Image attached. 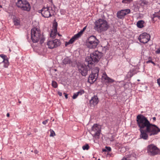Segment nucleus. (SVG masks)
Listing matches in <instances>:
<instances>
[{
    "label": "nucleus",
    "mask_w": 160,
    "mask_h": 160,
    "mask_svg": "<svg viewBox=\"0 0 160 160\" xmlns=\"http://www.w3.org/2000/svg\"><path fill=\"white\" fill-rule=\"evenodd\" d=\"M153 16L154 17H158L160 19V10L159 12H155V13L153 14Z\"/></svg>",
    "instance_id": "5701e85b"
},
{
    "label": "nucleus",
    "mask_w": 160,
    "mask_h": 160,
    "mask_svg": "<svg viewBox=\"0 0 160 160\" xmlns=\"http://www.w3.org/2000/svg\"><path fill=\"white\" fill-rule=\"evenodd\" d=\"M102 56V53L98 51L91 53L90 57H87L86 59V62L88 63V65H92L93 62L97 63Z\"/></svg>",
    "instance_id": "20e7f679"
},
{
    "label": "nucleus",
    "mask_w": 160,
    "mask_h": 160,
    "mask_svg": "<svg viewBox=\"0 0 160 160\" xmlns=\"http://www.w3.org/2000/svg\"><path fill=\"white\" fill-rule=\"evenodd\" d=\"M34 152L35 154H37L38 153V151H37V150H35L34 151Z\"/></svg>",
    "instance_id": "ea45409f"
},
{
    "label": "nucleus",
    "mask_w": 160,
    "mask_h": 160,
    "mask_svg": "<svg viewBox=\"0 0 160 160\" xmlns=\"http://www.w3.org/2000/svg\"><path fill=\"white\" fill-rule=\"evenodd\" d=\"M31 38L33 42H39L41 44L45 41V38L41 34L40 29L36 28H33L31 29Z\"/></svg>",
    "instance_id": "f03ea898"
},
{
    "label": "nucleus",
    "mask_w": 160,
    "mask_h": 160,
    "mask_svg": "<svg viewBox=\"0 0 160 160\" xmlns=\"http://www.w3.org/2000/svg\"><path fill=\"white\" fill-rule=\"evenodd\" d=\"M150 38V36L149 34L146 33H143L140 34L138 39L140 42L145 43L149 41Z\"/></svg>",
    "instance_id": "f8f14e48"
},
{
    "label": "nucleus",
    "mask_w": 160,
    "mask_h": 160,
    "mask_svg": "<svg viewBox=\"0 0 160 160\" xmlns=\"http://www.w3.org/2000/svg\"><path fill=\"white\" fill-rule=\"evenodd\" d=\"M130 10L129 9L122 10L117 13V17L119 19H122L124 18L125 16L130 12Z\"/></svg>",
    "instance_id": "4468645a"
},
{
    "label": "nucleus",
    "mask_w": 160,
    "mask_h": 160,
    "mask_svg": "<svg viewBox=\"0 0 160 160\" xmlns=\"http://www.w3.org/2000/svg\"><path fill=\"white\" fill-rule=\"evenodd\" d=\"M147 152L151 156L160 154V150L153 144L148 145L147 147Z\"/></svg>",
    "instance_id": "6e6552de"
},
{
    "label": "nucleus",
    "mask_w": 160,
    "mask_h": 160,
    "mask_svg": "<svg viewBox=\"0 0 160 160\" xmlns=\"http://www.w3.org/2000/svg\"><path fill=\"white\" fill-rule=\"evenodd\" d=\"M83 31L81 30L80 32H79L78 33H77V34H75V36H76L78 38H79L81 35L82 34Z\"/></svg>",
    "instance_id": "a878e982"
},
{
    "label": "nucleus",
    "mask_w": 160,
    "mask_h": 160,
    "mask_svg": "<svg viewBox=\"0 0 160 160\" xmlns=\"http://www.w3.org/2000/svg\"><path fill=\"white\" fill-rule=\"evenodd\" d=\"M102 80L106 84L112 83L115 82L114 80L108 77L105 72L102 74Z\"/></svg>",
    "instance_id": "2eb2a0df"
},
{
    "label": "nucleus",
    "mask_w": 160,
    "mask_h": 160,
    "mask_svg": "<svg viewBox=\"0 0 160 160\" xmlns=\"http://www.w3.org/2000/svg\"><path fill=\"white\" fill-rule=\"evenodd\" d=\"M138 81H140V80H139V79H138Z\"/></svg>",
    "instance_id": "09e8293b"
},
{
    "label": "nucleus",
    "mask_w": 160,
    "mask_h": 160,
    "mask_svg": "<svg viewBox=\"0 0 160 160\" xmlns=\"http://www.w3.org/2000/svg\"><path fill=\"white\" fill-rule=\"evenodd\" d=\"M0 57H1L3 59V60H8L7 59H6V56L4 54H0Z\"/></svg>",
    "instance_id": "2f4dec72"
},
{
    "label": "nucleus",
    "mask_w": 160,
    "mask_h": 160,
    "mask_svg": "<svg viewBox=\"0 0 160 160\" xmlns=\"http://www.w3.org/2000/svg\"><path fill=\"white\" fill-rule=\"evenodd\" d=\"M122 160H127V159L126 158H124L122 159Z\"/></svg>",
    "instance_id": "37998d69"
},
{
    "label": "nucleus",
    "mask_w": 160,
    "mask_h": 160,
    "mask_svg": "<svg viewBox=\"0 0 160 160\" xmlns=\"http://www.w3.org/2000/svg\"><path fill=\"white\" fill-rule=\"evenodd\" d=\"M109 27L108 22L103 18H99L94 22V29L98 32L105 31Z\"/></svg>",
    "instance_id": "7ed1b4c3"
},
{
    "label": "nucleus",
    "mask_w": 160,
    "mask_h": 160,
    "mask_svg": "<svg viewBox=\"0 0 160 160\" xmlns=\"http://www.w3.org/2000/svg\"><path fill=\"white\" fill-rule=\"evenodd\" d=\"M86 27H84L82 30V31L83 32L86 29Z\"/></svg>",
    "instance_id": "a19ab883"
},
{
    "label": "nucleus",
    "mask_w": 160,
    "mask_h": 160,
    "mask_svg": "<svg viewBox=\"0 0 160 160\" xmlns=\"http://www.w3.org/2000/svg\"><path fill=\"white\" fill-rule=\"evenodd\" d=\"M133 75V74H132V75H130V77H132Z\"/></svg>",
    "instance_id": "a18cd8bd"
},
{
    "label": "nucleus",
    "mask_w": 160,
    "mask_h": 160,
    "mask_svg": "<svg viewBox=\"0 0 160 160\" xmlns=\"http://www.w3.org/2000/svg\"><path fill=\"white\" fill-rule=\"evenodd\" d=\"M78 71L83 76H86L88 73V68L87 66L83 64H80L78 67Z\"/></svg>",
    "instance_id": "ddd939ff"
},
{
    "label": "nucleus",
    "mask_w": 160,
    "mask_h": 160,
    "mask_svg": "<svg viewBox=\"0 0 160 160\" xmlns=\"http://www.w3.org/2000/svg\"><path fill=\"white\" fill-rule=\"evenodd\" d=\"M13 22L14 25L15 26H18L20 25V22L19 19L16 17L13 19Z\"/></svg>",
    "instance_id": "4be33fe9"
},
{
    "label": "nucleus",
    "mask_w": 160,
    "mask_h": 160,
    "mask_svg": "<svg viewBox=\"0 0 160 160\" xmlns=\"http://www.w3.org/2000/svg\"><path fill=\"white\" fill-rule=\"evenodd\" d=\"M132 0H123L122 1V2L125 3H128V2H130Z\"/></svg>",
    "instance_id": "473e14b6"
},
{
    "label": "nucleus",
    "mask_w": 160,
    "mask_h": 160,
    "mask_svg": "<svg viewBox=\"0 0 160 160\" xmlns=\"http://www.w3.org/2000/svg\"><path fill=\"white\" fill-rule=\"evenodd\" d=\"M148 2L146 1L143 0L142 1L141 4L142 5H148Z\"/></svg>",
    "instance_id": "c756f323"
},
{
    "label": "nucleus",
    "mask_w": 160,
    "mask_h": 160,
    "mask_svg": "<svg viewBox=\"0 0 160 160\" xmlns=\"http://www.w3.org/2000/svg\"><path fill=\"white\" fill-rule=\"evenodd\" d=\"M16 5L22 10L29 11L31 9L29 3L26 0H17Z\"/></svg>",
    "instance_id": "39448f33"
},
{
    "label": "nucleus",
    "mask_w": 160,
    "mask_h": 160,
    "mask_svg": "<svg viewBox=\"0 0 160 160\" xmlns=\"http://www.w3.org/2000/svg\"><path fill=\"white\" fill-rule=\"evenodd\" d=\"M2 7V6L0 5V8H1Z\"/></svg>",
    "instance_id": "49530a36"
},
{
    "label": "nucleus",
    "mask_w": 160,
    "mask_h": 160,
    "mask_svg": "<svg viewBox=\"0 0 160 160\" xmlns=\"http://www.w3.org/2000/svg\"><path fill=\"white\" fill-rule=\"evenodd\" d=\"M98 101L97 96H94L90 100V102L91 104L95 105L98 103Z\"/></svg>",
    "instance_id": "f3484780"
},
{
    "label": "nucleus",
    "mask_w": 160,
    "mask_h": 160,
    "mask_svg": "<svg viewBox=\"0 0 160 160\" xmlns=\"http://www.w3.org/2000/svg\"><path fill=\"white\" fill-rule=\"evenodd\" d=\"M58 34V35L59 36H61V35H60L59 34Z\"/></svg>",
    "instance_id": "de8ad7c7"
},
{
    "label": "nucleus",
    "mask_w": 160,
    "mask_h": 160,
    "mask_svg": "<svg viewBox=\"0 0 160 160\" xmlns=\"http://www.w3.org/2000/svg\"><path fill=\"white\" fill-rule=\"evenodd\" d=\"M157 82L159 86L160 87V78L157 79Z\"/></svg>",
    "instance_id": "c9c22d12"
},
{
    "label": "nucleus",
    "mask_w": 160,
    "mask_h": 160,
    "mask_svg": "<svg viewBox=\"0 0 160 160\" xmlns=\"http://www.w3.org/2000/svg\"><path fill=\"white\" fill-rule=\"evenodd\" d=\"M152 119L154 121H155L156 120V118L155 117H154L152 118Z\"/></svg>",
    "instance_id": "79ce46f5"
},
{
    "label": "nucleus",
    "mask_w": 160,
    "mask_h": 160,
    "mask_svg": "<svg viewBox=\"0 0 160 160\" xmlns=\"http://www.w3.org/2000/svg\"><path fill=\"white\" fill-rule=\"evenodd\" d=\"M136 121L140 132V138L144 140H148V135L150 136L158 134L160 129L150 122L143 115L139 114L137 116Z\"/></svg>",
    "instance_id": "f257e3e1"
},
{
    "label": "nucleus",
    "mask_w": 160,
    "mask_h": 160,
    "mask_svg": "<svg viewBox=\"0 0 160 160\" xmlns=\"http://www.w3.org/2000/svg\"><path fill=\"white\" fill-rule=\"evenodd\" d=\"M82 148L83 150H88L89 148V146L88 144H86L83 146Z\"/></svg>",
    "instance_id": "bb28decb"
},
{
    "label": "nucleus",
    "mask_w": 160,
    "mask_h": 160,
    "mask_svg": "<svg viewBox=\"0 0 160 160\" xmlns=\"http://www.w3.org/2000/svg\"><path fill=\"white\" fill-rule=\"evenodd\" d=\"M61 45L60 41L57 39L54 40H49L47 42V45L48 48L50 49H53L56 48Z\"/></svg>",
    "instance_id": "9b49d317"
},
{
    "label": "nucleus",
    "mask_w": 160,
    "mask_h": 160,
    "mask_svg": "<svg viewBox=\"0 0 160 160\" xmlns=\"http://www.w3.org/2000/svg\"><path fill=\"white\" fill-rule=\"evenodd\" d=\"M48 119L46 120L43 121L42 123L43 124L46 125L48 122Z\"/></svg>",
    "instance_id": "f704fd0d"
},
{
    "label": "nucleus",
    "mask_w": 160,
    "mask_h": 160,
    "mask_svg": "<svg viewBox=\"0 0 160 160\" xmlns=\"http://www.w3.org/2000/svg\"><path fill=\"white\" fill-rule=\"evenodd\" d=\"M58 94L60 96H62V93L61 92H58Z\"/></svg>",
    "instance_id": "4c0bfd02"
},
{
    "label": "nucleus",
    "mask_w": 160,
    "mask_h": 160,
    "mask_svg": "<svg viewBox=\"0 0 160 160\" xmlns=\"http://www.w3.org/2000/svg\"><path fill=\"white\" fill-rule=\"evenodd\" d=\"M156 52L157 54H159L160 53V49H158L156 51Z\"/></svg>",
    "instance_id": "e433bc0d"
},
{
    "label": "nucleus",
    "mask_w": 160,
    "mask_h": 160,
    "mask_svg": "<svg viewBox=\"0 0 160 160\" xmlns=\"http://www.w3.org/2000/svg\"><path fill=\"white\" fill-rule=\"evenodd\" d=\"M62 62L63 64L66 65L70 64L71 62V61L69 58L66 57L63 60Z\"/></svg>",
    "instance_id": "412c9836"
},
{
    "label": "nucleus",
    "mask_w": 160,
    "mask_h": 160,
    "mask_svg": "<svg viewBox=\"0 0 160 160\" xmlns=\"http://www.w3.org/2000/svg\"><path fill=\"white\" fill-rule=\"evenodd\" d=\"M78 38L75 35L71 39H70L68 42H66L65 43V45L67 46L68 45L72 43L75 40Z\"/></svg>",
    "instance_id": "6ab92c4d"
},
{
    "label": "nucleus",
    "mask_w": 160,
    "mask_h": 160,
    "mask_svg": "<svg viewBox=\"0 0 160 160\" xmlns=\"http://www.w3.org/2000/svg\"><path fill=\"white\" fill-rule=\"evenodd\" d=\"M50 137H53L55 135V133L54 132L52 129H50Z\"/></svg>",
    "instance_id": "cd10ccee"
},
{
    "label": "nucleus",
    "mask_w": 160,
    "mask_h": 160,
    "mask_svg": "<svg viewBox=\"0 0 160 160\" xmlns=\"http://www.w3.org/2000/svg\"><path fill=\"white\" fill-rule=\"evenodd\" d=\"M52 85L54 88H57L58 87V84L57 82L54 81H52Z\"/></svg>",
    "instance_id": "393cba45"
},
{
    "label": "nucleus",
    "mask_w": 160,
    "mask_h": 160,
    "mask_svg": "<svg viewBox=\"0 0 160 160\" xmlns=\"http://www.w3.org/2000/svg\"><path fill=\"white\" fill-rule=\"evenodd\" d=\"M78 96V93L77 92L74 93L73 95L72 96V98L73 99H75L77 98Z\"/></svg>",
    "instance_id": "7c9ffc66"
},
{
    "label": "nucleus",
    "mask_w": 160,
    "mask_h": 160,
    "mask_svg": "<svg viewBox=\"0 0 160 160\" xmlns=\"http://www.w3.org/2000/svg\"><path fill=\"white\" fill-rule=\"evenodd\" d=\"M150 62L152 63L153 64H154V65H155V63L154 62H153L151 60H149L147 62V63H150Z\"/></svg>",
    "instance_id": "72a5a7b5"
},
{
    "label": "nucleus",
    "mask_w": 160,
    "mask_h": 160,
    "mask_svg": "<svg viewBox=\"0 0 160 160\" xmlns=\"http://www.w3.org/2000/svg\"><path fill=\"white\" fill-rule=\"evenodd\" d=\"M57 23L56 22L53 24V28L51 31L50 36L52 38H54L57 35Z\"/></svg>",
    "instance_id": "dca6fc26"
},
{
    "label": "nucleus",
    "mask_w": 160,
    "mask_h": 160,
    "mask_svg": "<svg viewBox=\"0 0 160 160\" xmlns=\"http://www.w3.org/2000/svg\"><path fill=\"white\" fill-rule=\"evenodd\" d=\"M101 133V127L98 124H94L92 127L90 133L96 139H99Z\"/></svg>",
    "instance_id": "0eeeda50"
},
{
    "label": "nucleus",
    "mask_w": 160,
    "mask_h": 160,
    "mask_svg": "<svg viewBox=\"0 0 160 160\" xmlns=\"http://www.w3.org/2000/svg\"><path fill=\"white\" fill-rule=\"evenodd\" d=\"M98 160H100V159H98Z\"/></svg>",
    "instance_id": "3c124183"
},
{
    "label": "nucleus",
    "mask_w": 160,
    "mask_h": 160,
    "mask_svg": "<svg viewBox=\"0 0 160 160\" xmlns=\"http://www.w3.org/2000/svg\"><path fill=\"white\" fill-rule=\"evenodd\" d=\"M40 11L42 16L45 18H49L54 15V11L51 7L43 8Z\"/></svg>",
    "instance_id": "1a4fd4ad"
},
{
    "label": "nucleus",
    "mask_w": 160,
    "mask_h": 160,
    "mask_svg": "<svg viewBox=\"0 0 160 160\" xmlns=\"http://www.w3.org/2000/svg\"><path fill=\"white\" fill-rule=\"evenodd\" d=\"M111 150V148L110 147H105V149H102V151L103 152H109Z\"/></svg>",
    "instance_id": "b1692460"
},
{
    "label": "nucleus",
    "mask_w": 160,
    "mask_h": 160,
    "mask_svg": "<svg viewBox=\"0 0 160 160\" xmlns=\"http://www.w3.org/2000/svg\"><path fill=\"white\" fill-rule=\"evenodd\" d=\"M99 70L97 68H95L92 69V74H91L88 78V81L90 83H93L96 80L98 75Z\"/></svg>",
    "instance_id": "9d476101"
},
{
    "label": "nucleus",
    "mask_w": 160,
    "mask_h": 160,
    "mask_svg": "<svg viewBox=\"0 0 160 160\" xmlns=\"http://www.w3.org/2000/svg\"><path fill=\"white\" fill-rule=\"evenodd\" d=\"M7 116L8 117H9V113H7Z\"/></svg>",
    "instance_id": "c03bdc74"
},
{
    "label": "nucleus",
    "mask_w": 160,
    "mask_h": 160,
    "mask_svg": "<svg viewBox=\"0 0 160 160\" xmlns=\"http://www.w3.org/2000/svg\"><path fill=\"white\" fill-rule=\"evenodd\" d=\"M144 22L142 20L138 21L137 23V27L139 28H142L144 27Z\"/></svg>",
    "instance_id": "aec40b11"
},
{
    "label": "nucleus",
    "mask_w": 160,
    "mask_h": 160,
    "mask_svg": "<svg viewBox=\"0 0 160 160\" xmlns=\"http://www.w3.org/2000/svg\"><path fill=\"white\" fill-rule=\"evenodd\" d=\"M99 42V41L95 36H91L87 40L86 44L88 48H95L97 47Z\"/></svg>",
    "instance_id": "423d86ee"
},
{
    "label": "nucleus",
    "mask_w": 160,
    "mask_h": 160,
    "mask_svg": "<svg viewBox=\"0 0 160 160\" xmlns=\"http://www.w3.org/2000/svg\"><path fill=\"white\" fill-rule=\"evenodd\" d=\"M64 94H65V98L66 99H67L68 97V94H66L65 93H64Z\"/></svg>",
    "instance_id": "58836bf2"
},
{
    "label": "nucleus",
    "mask_w": 160,
    "mask_h": 160,
    "mask_svg": "<svg viewBox=\"0 0 160 160\" xmlns=\"http://www.w3.org/2000/svg\"><path fill=\"white\" fill-rule=\"evenodd\" d=\"M77 93L78 95H81L84 93V91L82 89H81L79 90Z\"/></svg>",
    "instance_id": "c85d7f7f"
},
{
    "label": "nucleus",
    "mask_w": 160,
    "mask_h": 160,
    "mask_svg": "<svg viewBox=\"0 0 160 160\" xmlns=\"http://www.w3.org/2000/svg\"><path fill=\"white\" fill-rule=\"evenodd\" d=\"M9 65L8 60H4L0 63V68H7Z\"/></svg>",
    "instance_id": "a211bd4d"
},
{
    "label": "nucleus",
    "mask_w": 160,
    "mask_h": 160,
    "mask_svg": "<svg viewBox=\"0 0 160 160\" xmlns=\"http://www.w3.org/2000/svg\"><path fill=\"white\" fill-rule=\"evenodd\" d=\"M19 103H20L21 102V101H19Z\"/></svg>",
    "instance_id": "8fccbe9b"
}]
</instances>
